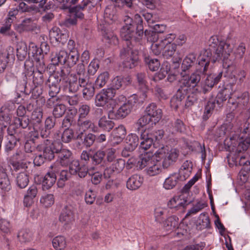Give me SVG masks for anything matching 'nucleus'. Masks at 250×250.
Masks as SVG:
<instances>
[{"instance_id": "nucleus-1", "label": "nucleus", "mask_w": 250, "mask_h": 250, "mask_svg": "<svg viewBox=\"0 0 250 250\" xmlns=\"http://www.w3.org/2000/svg\"><path fill=\"white\" fill-rule=\"evenodd\" d=\"M125 25L121 29L120 35L122 38L125 41L127 47L121 51V55L124 59V67L130 69L135 66L139 59L138 51L133 49L129 45L133 42H137V37L134 36L135 25L133 24V20L129 16L124 19Z\"/></svg>"}, {"instance_id": "nucleus-2", "label": "nucleus", "mask_w": 250, "mask_h": 250, "mask_svg": "<svg viewBox=\"0 0 250 250\" xmlns=\"http://www.w3.org/2000/svg\"><path fill=\"white\" fill-rule=\"evenodd\" d=\"M210 50L213 52V62L222 61L229 67L232 63V59H229L234 47L232 41L223 40L218 36H211L208 41Z\"/></svg>"}, {"instance_id": "nucleus-3", "label": "nucleus", "mask_w": 250, "mask_h": 250, "mask_svg": "<svg viewBox=\"0 0 250 250\" xmlns=\"http://www.w3.org/2000/svg\"><path fill=\"white\" fill-rule=\"evenodd\" d=\"M164 133V131L162 129L151 132L144 130L140 135V147L144 150H147L153 145L154 147L160 148V146L163 145L161 143Z\"/></svg>"}, {"instance_id": "nucleus-4", "label": "nucleus", "mask_w": 250, "mask_h": 250, "mask_svg": "<svg viewBox=\"0 0 250 250\" xmlns=\"http://www.w3.org/2000/svg\"><path fill=\"white\" fill-rule=\"evenodd\" d=\"M154 154L156 158L161 160L163 167L167 168L177 161L180 152L176 148H169L167 146L162 145Z\"/></svg>"}, {"instance_id": "nucleus-5", "label": "nucleus", "mask_w": 250, "mask_h": 250, "mask_svg": "<svg viewBox=\"0 0 250 250\" xmlns=\"http://www.w3.org/2000/svg\"><path fill=\"white\" fill-rule=\"evenodd\" d=\"M115 94V91L112 89H103L95 96V105L97 107H104L106 105V108L109 110L108 116H111L113 112V102H112V99Z\"/></svg>"}, {"instance_id": "nucleus-6", "label": "nucleus", "mask_w": 250, "mask_h": 250, "mask_svg": "<svg viewBox=\"0 0 250 250\" xmlns=\"http://www.w3.org/2000/svg\"><path fill=\"white\" fill-rule=\"evenodd\" d=\"M59 143L55 141L52 142L48 139H46L43 143L37 146V149L39 151H42V155L46 160L51 161L55 158V154H57L59 151Z\"/></svg>"}, {"instance_id": "nucleus-7", "label": "nucleus", "mask_w": 250, "mask_h": 250, "mask_svg": "<svg viewBox=\"0 0 250 250\" xmlns=\"http://www.w3.org/2000/svg\"><path fill=\"white\" fill-rule=\"evenodd\" d=\"M202 69H197L190 75L183 76L179 81L181 89L185 92L188 87H194L201 80V75L203 74Z\"/></svg>"}, {"instance_id": "nucleus-8", "label": "nucleus", "mask_w": 250, "mask_h": 250, "mask_svg": "<svg viewBox=\"0 0 250 250\" xmlns=\"http://www.w3.org/2000/svg\"><path fill=\"white\" fill-rule=\"evenodd\" d=\"M139 102L138 96L133 94L127 99L126 103L121 105L115 113V117L117 119H124L131 112L135 104Z\"/></svg>"}, {"instance_id": "nucleus-9", "label": "nucleus", "mask_w": 250, "mask_h": 250, "mask_svg": "<svg viewBox=\"0 0 250 250\" xmlns=\"http://www.w3.org/2000/svg\"><path fill=\"white\" fill-rule=\"evenodd\" d=\"M58 159L56 162L62 166H67L70 163L72 156V152L64 147L61 143H59V149L57 152Z\"/></svg>"}, {"instance_id": "nucleus-10", "label": "nucleus", "mask_w": 250, "mask_h": 250, "mask_svg": "<svg viewBox=\"0 0 250 250\" xmlns=\"http://www.w3.org/2000/svg\"><path fill=\"white\" fill-rule=\"evenodd\" d=\"M79 131L81 132L77 136V138H81L83 133L86 131L96 132L98 130L97 127L90 120L86 118L78 119L77 123Z\"/></svg>"}, {"instance_id": "nucleus-11", "label": "nucleus", "mask_w": 250, "mask_h": 250, "mask_svg": "<svg viewBox=\"0 0 250 250\" xmlns=\"http://www.w3.org/2000/svg\"><path fill=\"white\" fill-rule=\"evenodd\" d=\"M125 161L122 159H118L113 161L112 165L104 171V176L105 178H110L114 173H119L124 169Z\"/></svg>"}, {"instance_id": "nucleus-12", "label": "nucleus", "mask_w": 250, "mask_h": 250, "mask_svg": "<svg viewBox=\"0 0 250 250\" xmlns=\"http://www.w3.org/2000/svg\"><path fill=\"white\" fill-rule=\"evenodd\" d=\"M222 72L218 74H210L208 75L204 83L202 85V91L206 94L210 90L215 84H216L222 77Z\"/></svg>"}, {"instance_id": "nucleus-13", "label": "nucleus", "mask_w": 250, "mask_h": 250, "mask_svg": "<svg viewBox=\"0 0 250 250\" xmlns=\"http://www.w3.org/2000/svg\"><path fill=\"white\" fill-rule=\"evenodd\" d=\"M74 214L70 206H65L62 210L59 217V220L66 228L74 221Z\"/></svg>"}, {"instance_id": "nucleus-14", "label": "nucleus", "mask_w": 250, "mask_h": 250, "mask_svg": "<svg viewBox=\"0 0 250 250\" xmlns=\"http://www.w3.org/2000/svg\"><path fill=\"white\" fill-rule=\"evenodd\" d=\"M70 70L68 68L63 67L60 71L55 72L54 74L50 75L49 82L51 83L57 81L59 83L63 84V83L67 82L70 76Z\"/></svg>"}, {"instance_id": "nucleus-15", "label": "nucleus", "mask_w": 250, "mask_h": 250, "mask_svg": "<svg viewBox=\"0 0 250 250\" xmlns=\"http://www.w3.org/2000/svg\"><path fill=\"white\" fill-rule=\"evenodd\" d=\"M146 113L153 120V123L156 124L162 117V110L154 103L149 104L146 108Z\"/></svg>"}, {"instance_id": "nucleus-16", "label": "nucleus", "mask_w": 250, "mask_h": 250, "mask_svg": "<svg viewBox=\"0 0 250 250\" xmlns=\"http://www.w3.org/2000/svg\"><path fill=\"white\" fill-rule=\"evenodd\" d=\"M14 57V48L11 46L0 53V73L4 72L9 59L13 58Z\"/></svg>"}, {"instance_id": "nucleus-17", "label": "nucleus", "mask_w": 250, "mask_h": 250, "mask_svg": "<svg viewBox=\"0 0 250 250\" xmlns=\"http://www.w3.org/2000/svg\"><path fill=\"white\" fill-rule=\"evenodd\" d=\"M130 83L131 79L129 77L116 76L112 80L111 87L108 89H112L116 92V90L125 87Z\"/></svg>"}, {"instance_id": "nucleus-18", "label": "nucleus", "mask_w": 250, "mask_h": 250, "mask_svg": "<svg viewBox=\"0 0 250 250\" xmlns=\"http://www.w3.org/2000/svg\"><path fill=\"white\" fill-rule=\"evenodd\" d=\"M49 37L51 40L63 44L67 40L68 35L63 33L60 29L56 26L53 27L49 32Z\"/></svg>"}, {"instance_id": "nucleus-19", "label": "nucleus", "mask_w": 250, "mask_h": 250, "mask_svg": "<svg viewBox=\"0 0 250 250\" xmlns=\"http://www.w3.org/2000/svg\"><path fill=\"white\" fill-rule=\"evenodd\" d=\"M232 95V90L229 87H225L221 90L214 97L216 100L217 107L220 109L223 105L224 103Z\"/></svg>"}, {"instance_id": "nucleus-20", "label": "nucleus", "mask_w": 250, "mask_h": 250, "mask_svg": "<svg viewBox=\"0 0 250 250\" xmlns=\"http://www.w3.org/2000/svg\"><path fill=\"white\" fill-rule=\"evenodd\" d=\"M89 0H83L81 4L71 8L69 10L70 14L74 16L77 19H83L84 18V14L83 11L90 3Z\"/></svg>"}, {"instance_id": "nucleus-21", "label": "nucleus", "mask_w": 250, "mask_h": 250, "mask_svg": "<svg viewBox=\"0 0 250 250\" xmlns=\"http://www.w3.org/2000/svg\"><path fill=\"white\" fill-rule=\"evenodd\" d=\"M180 178H182V176L180 175V173H173L169 175V176L167 178L163 184V187L166 189H172L178 183Z\"/></svg>"}, {"instance_id": "nucleus-22", "label": "nucleus", "mask_w": 250, "mask_h": 250, "mask_svg": "<svg viewBox=\"0 0 250 250\" xmlns=\"http://www.w3.org/2000/svg\"><path fill=\"white\" fill-rule=\"evenodd\" d=\"M143 182V178L138 174H134L128 178L126 182V187L130 190H136Z\"/></svg>"}, {"instance_id": "nucleus-23", "label": "nucleus", "mask_w": 250, "mask_h": 250, "mask_svg": "<svg viewBox=\"0 0 250 250\" xmlns=\"http://www.w3.org/2000/svg\"><path fill=\"white\" fill-rule=\"evenodd\" d=\"M208 53L204 51L198 57V65L197 69H202L203 74H206L210 62V58L208 56Z\"/></svg>"}, {"instance_id": "nucleus-24", "label": "nucleus", "mask_w": 250, "mask_h": 250, "mask_svg": "<svg viewBox=\"0 0 250 250\" xmlns=\"http://www.w3.org/2000/svg\"><path fill=\"white\" fill-rule=\"evenodd\" d=\"M189 203V202L181 199L180 197L174 196L168 202L167 206L170 208L178 210L181 208H185Z\"/></svg>"}, {"instance_id": "nucleus-25", "label": "nucleus", "mask_w": 250, "mask_h": 250, "mask_svg": "<svg viewBox=\"0 0 250 250\" xmlns=\"http://www.w3.org/2000/svg\"><path fill=\"white\" fill-rule=\"evenodd\" d=\"M216 109H219L216 104V100L214 97L211 96L209 98L207 105L205 106V111L203 115L204 120H208L211 115L213 110Z\"/></svg>"}, {"instance_id": "nucleus-26", "label": "nucleus", "mask_w": 250, "mask_h": 250, "mask_svg": "<svg viewBox=\"0 0 250 250\" xmlns=\"http://www.w3.org/2000/svg\"><path fill=\"white\" fill-rule=\"evenodd\" d=\"M36 27V24L31 18L23 20L22 22L17 25L16 30L19 33L24 31H30L34 30Z\"/></svg>"}, {"instance_id": "nucleus-27", "label": "nucleus", "mask_w": 250, "mask_h": 250, "mask_svg": "<svg viewBox=\"0 0 250 250\" xmlns=\"http://www.w3.org/2000/svg\"><path fill=\"white\" fill-rule=\"evenodd\" d=\"M86 80V79L84 80V83L83 84V85H82L81 87H83V98L86 100H89L94 94L95 88L92 83L87 82Z\"/></svg>"}, {"instance_id": "nucleus-28", "label": "nucleus", "mask_w": 250, "mask_h": 250, "mask_svg": "<svg viewBox=\"0 0 250 250\" xmlns=\"http://www.w3.org/2000/svg\"><path fill=\"white\" fill-rule=\"evenodd\" d=\"M31 118L33 122L34 130L40 129L42 118V109L41 108H36L32 112Z\"/></svg>"}, {"instance_id": "nucleus-29", "label": "nucleus", "mask_w": 250, "mask_h": 250, "mask_svg": "<svg viewBox=\"0 0 250 250\" xmlns=\"http://www.w3.org/2000/svg\"><path fill=\"white\" fill-rule=\"evenodd\" d=\"M78 79L77 76L74 74H70L68 78V90L69 92L75 93L79 89L80 87H81L82 85H83V84L84 83V81L82 82L80 79L78 80Z\"/></svg>"}, {"instance_id": "nucleus-30", "label": "nucleus", "mask_w": 250, "mask_h": 250, "mask_svg": "<svg viewBox=\"0 0 250 250\" xmlns=\"http://www.w3.org/2000/svg\"><path fill=\"white\" fill-rule=\"evenodd\" d=\"M185 92H183V89L179 88L176 94L171 98L170 102L171 108L177 110L181 105L182 101L184 98Z\"/></svg>"}, {"instance_id": "nucleus-31", "label": "nucleus", "mask_w": 250, "mask_h": 250, "mask_svg": "<svg viewBox=\"0 0 250 250\" xmlns=\"http://www.w3.org/2000/svg\"><path fill=\"white\" fill-rule=\"evenodd\" d=\"M151 124V125H155L153 123V120L150 118L146 113L145 115L139 118L135 123L134 126L137 131L141 133L143 132V128L146 125Z\"/></svg>"}, {"instance_id": "nucleus-32", "label": "nucleus", "mask_w": 250, "mask_h": 250, "mask_svg": "<svg viewBox=\"0 0 250 250\" xmlns=\"http://www.w3.org/2000/svg\"><path fill=\"white\" fill-rule=\"evenodd\" d=\"M237 99L236 106L241 109H247L249 107V95L245 92L240 95L235 96Z\"/></svg>"}, {"instance_id": "nucleus-33", "label": "nucleus", "mask_w": 250, "mask_h": 250, "mask_svg": "<svg viewBox=\"0 0 250 250\" xmlns=\"http://www.w3.org/2000/svg\"><path fill=\"white\" fill-rule=\"evenodd\" d=\"M152 160L153 159L149 154H142L137 158V167L142 169L146 167H148Z\"/></svg>"}, {"instance_id": "nucleus-34", "label": "nucleus", "mask_w": 250, "mask_h": 250, "mask_svg": "<svg viewBox=\"0 0 250 250\" xmlns=\"http://www.w3.org/2000/svg\"><path fill=\"white\" fill-rule=\"evenodd\" d=\"M45 84L49 87L48 93L50 97L57 96V95L60 92L61 85H63L57 81H55L54 83H51V82H49V77L46 81Z\"/></svg>"}, {"instance_id": "nucleus-35", "label": "nucleus", "mask_w": 250, "mask_h": 250, "mask_svg": "<svg viewBox=\"0 0 250 250\" xmlns=\"http://www.w3.org/2000/svg\"><path fill=\"white\" fill-rule=\"evenodd\" d=\"M17 56L19 60L23 61L27 55V47L25 42H20L17 45Z\"/></svg>"}, {"instance_id": "nucleus-36", "label": "nucleus", "mask_w": 250, "mask_h": 250, "mask_svg": "<svg viewBox=\"0 0 250 250\" xmlns=\"http://www.w3.org/2000/svg\"><path fill=\"white\" fill-rule=\"evenodd\" d=\"M161 170L160 165L154 160L152 161L146 169V173L150 176H153L159 174Z\"/></svg>"}, {"instance_id": "nucleus-37", "label": "nucleus", "mask_w": 250, "mask_h": 250, "mask_svg": "<svg viewBox=\"0 0 250 250\" xmlns=\"http://www.w3.org/2000/svg\"><path fill=\"white\" fill-rule=\"evenodd\" d=\"M98 125L102 130L109 132L114 126V123L105 116L102 117L98 122Z\"/></svg>"}, {"instance_id": "nucleus-38", "label": "nucleus", "mask_w": 250, "mask_h": 250, "mask_svg": "<svg viewBox=\"0 0 250 250\" xmlns=\"http://www.w3.org/2000/svg\"><path fill=\"white\" fill-rule=\"evenodd\" d=\"M125 143L126 148H128L129 151H133L138 145V137L135 134H129L125 139Z\"/></svg>"}, {"instance_id": "nucleus-39", "label": "nucleus", "mask_w": 250, "mask_h": 250, "mask_svg": "<svg viewBox=\"0 0 250 250\" xmlns=\"http://www.w3.org/2000/svg\"><path fill=\"white\" fill-rule=\"evenodd\" d=\"M67 57V52L64 50H61L58 53L52 57L51 61L52 63L57 65L59 63L64 64L66 62V58Z\"/></svg>"}, {"instance_id": "nucleus-40", "label": "nucleus", "mask_w": 250, "mask_h": 250, "mask_svg": "<svg viewBox=\"0 0 250 250\" xmlns=\"http://www.w3.org/2000/svg\"><path fill=\"white\" fill-rule=\"evenodd\" d=\"M178 218L175 216L168 217L164 223V228L167 231L172 230L177 227Z\"/></svg>"}, {"instance_id": "nucleus-41", "label": "nucleus", "mask_w": 250, "mask_h": 250, "mask_svg": "<svg viewBox=\"0 0 250 250\" xmlns=\"http://www.w3.org/2000/svg\"><path fill=\"white\" fill-rule=\"evenodd\" d=\"M29 183L28 175L25 172L19 173L16 177V183L21 188H25Z\"/></svg>"}, {"instance_id": "nucleus-42", "label": "nucleus", "mask_w": 250, "mask_h": 250, "mask_svg": "<svg viewBox=\"0 0 250 250\" xmlns=\"http://www.w3.org/2000/svg\"><path fill=\"white\" fill-rule=\"evenodd\" d=\"M109 79L108 72L105 71L101 73L95 81V86L96 88H101L104 87Z\"/></svg>"}, {"instance_id": "nucleus-43", "label": "nucleus", "mask_w": 250, "mask_h": 250, "mask_svg": "<svg viewBox=\"0 0 250 250\" xmlns=\"http://www.w3.org/2000/svg\"><path fill=\"white\" fill-rule=\"evenodd\" d=\"M52 245L56 250H63L66 246L65 238L61 235L56 236L52 240Z\"/></svg>"}, {"instance_id": "nucleus-44", "label": "nucleus", "mask_w": 250, "mask_h": 250, "mask_svg": "<svg viewBox=\"0 0 250 250\" xmlns=\"http://www.w3.org/2000/svg\"><path fill=\"white\" fill-rule=\"evenodd\" d=\"M165 44L162 55L168 59L171 57L176 51V44L175 43Z\"/></svg>"}, {"instance_id": "nucleus-45", "label": "nucleus", "mask_w": 250, "mask_h": 250, "mask_svg": "<svg viewBox=\"0 0 250 250\" xmlns=\"http://www.w3.org/2000/svg\"><path fill=\"white\" fill-rule=\"evenodd\" d=\"M11 188L10 180L7 174H4L3 176L0 177V190L2 193L9 191Z\"/></svg>"}, {"instance_id": "nucleus-46", "label": "nucleus", "mask_w": 250, "mask_h": 250, "mask_svg": "<svg viewBox=\"0 0 250 250\" xmlns=\"http://www.w3.org/2000/svg\"><path fill=\"white\" fill-rule=\"evenodd\" d=\"M7 141L5 143L4 146L5 151L8 155L9 153L13 150L16 146L17 145V142L19 141V139L16 137H7Z\"/></svg>"}, {"instance_id": "nucleus-47", "label": "nucleus", "mask_w": 250, "mask_h": 250, "mask_svg": "<svg viewBox=\"0 0 250 250\" xmlns=\"http://www.w3.org/2000/svg\"><path fill=\"white\" fill-rule=\"evenodd\" d=\"M18 237L21 242H28L32 240L33 233L29 229H22L19 232Z\"/></svg>"}, {"instance_id": "nucleus-48", "label": "nucleus", "mask_w": 250, "mask_h": 250, "mask_svg": "<svg viewBox=\"0 0 250 250\" xmlns=\"http://www.w3.org/2000/svg\"><path fill=\"white\" fill-rule=\"evenodd\" d=\"M56 177H53L50 174L47 173L44 176L42 182V188L44 190L48 189L52 187L56 181Z\"/></svg>"}, {"instance_id": "nucleus-49", "label": "nucleus", "mask_w": 250, "mask_h": 250, "mask_svg": "<svg viewBox=\"0 0 250 250\" xmlns=\"http://www.w3.org/2000/svg\"><path fill=\"white\" fill-rule=\"evenodd\" d=\"M196 59V55L195 54L192 53L189 54L183 60L182 63V68L183 70L185 71L188 70L191 66Z\"/></svg>"}, {"instance_id": "nucleus-50", "label": "nucleus", "mask_w": 250, "mask_h": 250, "mask_svg": "<svg viewBox=\"0 0 250 250\" xmlns=\"http://www.w3.org/2000/svg\"><path fill=\"white\" fill-rule=\"evenodd\" d=\"M79 59V54L78 51L70 52L67 53V57L65 64L68 66L72 67L76 64Z\"/></svg>"}, {"instance_id": "nucleus-51", "label": "nucleus", "mask_w": 250, "mask_h": 250, "mask_svg": "<svg viewBox=\"0 0 250 250\" xmlns=\"http://www.w3.org/2000/svg\"><path fill=\"white\" fill-rule=\"evenodd\" d=\"M91 107L89 104H81L79 106L78 109V118H86L88 116L90 111Z\"/></svg>"}, {"instance_id": "nucleus-52", "label": "nucleus", "mask_w": 250, "mask_h": 250, "mask_svg": "<svg viewBox=\"0 0 250 250\" xmlns=\"http://www.w3.org/2000/svg\"><path fill=\"white\" fill-rule=\"evenodd\" d=\"M198 224L200 229H203L210 227L209 218L206 213H202L199 215Z\"/></svg>"}, {"instance_id": "nucleus-53", "label": "nucleus", "mask_w": 250, "mask_h": 250, "mask_svg": "<svg viewBox=\"0 0 250 250\" xmlns=\"http://www.w3.org/2000/svg\"><path fill=\"white\" fill-rule=\"evenodd\" d=\"M66 110V106L63 104H56L53 110V115L55 118H59L64 114Z\"/></svg>"}, {"instance_id": "nucleus-54", "label": "nucleus", "mask_w": 250, "mask_h": 250, "mask_svg": "<svg viewBox=\"0 0 250 250\" xmlns=\"http://www.w3.org/2000/svg\"><path fill=\"white\" fill-rule=\"evenodd\" d=\"M145 61L151 71H157L160 67V63L157 59H151L149 57H145Z\"/></svg>"}, {"instance_id": "nucleus-55", "label": "nucleus", "mask_w": 250, "mask_h": 250, "mask_svg": "<svg viewBox=\"0 0 250 250\" xmlns=\"http://www.w3.org/2000/svg\"><path fill=\"white\" fill-rule=\"evenodd\" d=\"M76 75L78 79L83 82L84 80L86 79L87 76L85 72V64L83 63H79L76 67Z\"/></svg>"}, {"instance_id": "nucleus-56", "label": "nucleus", "mask_w": 250, "mask_h": 250, "mask_svg": "<svg viewBox=\"0 0 250 250\" xmlns=\"http://www.w3.org/2000/svg\"><path fill=\"white\" fill-rule=\"evenodd\" d=\"M192 164L188 161L184 162L180 167L178 173H184V171H186V175H184V179L188 178L191 172Z\"/></svg>"}, {"instance_id": "nucleus-57", "label": "nucleus", "mask_w": 250, "mask_h": 250, "mask_svg": "<svg viewBox=\"0 0 250 250\" xmlns=\"http://www.w3.org/2000/svg\"><path fill=\"white\" fill-rule=\"evenodd\" d=\"M99 68V61L97 59H93L87 67V73L90 76H93Z\"/></svg>"}, {"instance_id": "nucleus-58", "label": "nucleus", "mask_w": 250, "mask_h": 250, "mask_svg": "<svg viewBox=\"0 0 250 250\" xmlns=\"http://www.w3.org/2000/svg\"><path fill=\"white\" fill-rule=\"evenodd\" d=\"M69 173L67 170H62L59 173L58 180L57 182L58 186L59 188H62L64 186L65 182L68 179Z\"/></svg>"}, {"instance_id": "nucleus-59", "label": "nucleus", "mask_w": 250, "mask_h": 250, "mask_svg": "<svg viewBox=\"0 0 250 250\" xmlns=\"http://www.w3.org/2000/svg\"><path fill=\"white\" fill-rule=\"evenodd\" d=\"M250 145V138H246L244 140H240L236 148V152L240 153L247 150Z\"/></svg>"}, {"instance_id": "nucleus-60", "label": "nucleus", "mask_w": 250, "mask_h": 250, "mask_svg": "<svg viewBox=\"0 0 250 250\" xmlns=\"http://www.w3.org/2000/svg\"><path fill=\"white\" fill-rule=\"evenodd\" d=\"M165 44L161 41L152 43L151 45L152 52L155 55H160L163 51Z\"/></svg>"}, {"instance_id": "nucleus-61", "label": "nucleus", "mask_w": 250, "mask_h": 250, "mask_svg": "<svg viewBox=\"0 0 250 250\" xmlns=\"http://www.w3.org/2000/svg\"><path fill=\"white\" fill-rule=\"evenodd\" d=\"M74 132L72 129L66 128L61 135L62 142L65 143L70 142L73 138Z\"/></svg>"}, {"instance_id": "nucleus-62", "label": "nucleus", "mask_w": 250, "mask_h": 250, "mask_svg": "<svg viewBox=\"0 0 250 250\" xmlns=\"http://www.w3.org/2000/svg\"><path fill=\"white\" fill-rule=\"evenodd\" d=\"M40 202L45 207H50L54 203L53 195L52 194H49L42 196L40 199Z\"/></svg>"}, {"instance_id": "nucleus-63", "label": "nucleus", "mask_w": 250, "mask_h": 250, "mask_svg": "<svg viewBox=\"0 0 250 250\" xmlns=\"http://www.w3.org/2000/svg\"><path fill=\"white\" fill-rule=\"evenodd\" d=\"M96 135L89 133L84 136L83 143L86 147H90L96 141Z\"/></svg>"}, {"instance_id": "nucleus-64", "label": "nucleus", "mask_w": 250, "mask_h": 250, "mask_svg": "<svg viewBox=\"0 0 250 250\" xmlns=\"http://www.w3.org/2000/svg\"><path fill=\"white\" fill-rule=\"evenodd\" d=\"M105 156V152L104 151L99 150L97 151L92 157L91 159L93 164L98 165L102 163Z\"/></svg>"}]
</instances>
